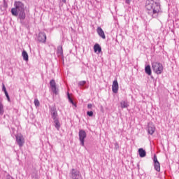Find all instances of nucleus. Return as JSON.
Listing matches in <instances>:
<instances>
[{
	"instance_id": "obj_25",
	"label": "nucleus",
	"mask_w": 179,
	"mask_h": 179,
	"mask_svg": "<svg viewBox=\"0 0 179 179\" xmlns=\"http://www.w3.org/2000/svg\"><path fill=\"white\" fill-rule=\"evenodd\" d=\"M3 92H4L5 94L8 93V91H6V87H5V85L3 84Z\"/></svg>"
},
{
	"instance_id": "obj_29",
	"label": "nucleus",
	"mask_w": 179,
	"mask_h": 179,
	"mask_svg": "<svg viewBox=\"0 0 179 179\" xmlns=\"http://www.w3.org/2000/svg\"><path fill=\"white\" fill-rule=\"evenodd\" d=\"M68 99L69 100H71L72 99L71 98V96L69 95V93H68Z\"/></svg>"
},
{
	"instance_id": "obj_7",
	"label": "nucleus",
	"mask_w": 179,
	"mask_h": 179,
	"mask_svg": "<svg viewBox=\"0 0 179 179\" xmlns=\"http://www.w3.org/2000/svg\"><path fill=\"white\" fill-rule=\"evenodd\" d=\"M154 167H155V170H156V171H160V162H159V161L157 160V156H156V155H154Z\"/></svg>"
},
{
	"instance_id": "obj_18",
	"label": "nucleus",
	"mask_w": 179,
	"mask_h": 179,
	"mask_svg": "<svg viewBox=\"0 0 179 179\" xmlns=\"http://www.w3.org/2000/svg\"><path fill=\"white\" fill-rule=\"evenodd\" d=\"M121 108H127L128 107V102L125 101H122L120 102Z\"/></svg>"
},
{
	"instance_id": "obj_28",
	"label": "nucleus",
	"mask_w": 179,
	"mask_h": 179,
	"mask_svg": "<svg viewBox=\"0 0 179 179\" xmlns=\"http://www.w3.org/2000/svg\"><path fill=\"white\" fill-rule=\"evenodd\" d=\"M126 3H128V5H129V3H131V0H126Z\"/></svg>"
},
{
	"instance_id": "obj_13",
	"label": "nucleus",
	"mask_w": 179,
	"mask_h": 179,
	"mask_svg": "<svg viewBox=\"0 0 179 179\" xmlns=\"http://www.w3.org/2000/svg\"><path fill=\"white\" fill-rule=\"evenodd\" d=\"M94 52H98V54H100V52H101V47L99 44L96 43L94 45Z\"/></svg>"
},
{
	"instance_id": "obj_24",
	"label": "nucleus",
	"mask_w": 179,
	"mask_h": 179,
	"mask_svg": "<svg viewBox=\"0 0 179 179\" xmlns=\"http://www.w3.org/2000/svg\"><path fill=\"white\" fill-rule=\"evenodd\" d=\"M87 115L89 117H93V111H88V112H87Z\"/></svg>"
},
{
	"instance_id": "obj_12",
	"label": "nucleus",
	"mask_w": 179,
	"mask_h": 179,
	"mask_svg": "<svg viewBox=\"0 0 179 179\" xmlns=\"http://www.w3.org/2000/svg\"><path fill=\"white\" fill-rule=\"evenodd\" d=\"M156 131V127L152 124H148V134L150 135H153L155 134V131Z\"/></svg>"
},
{
	"instance_id": "obj_6",
	"label": "nucleus",
	"mask_w": 179,
	"mask_h": 179,
	"mask_svg": "<svg viewBox=\"0 0 179 179\" xmlns=\"http://www.w3.org/2000/svg\"><path fill=\"white\" fill-rule=\"evenodd\" d=\"M78 135L80 142H81L82 146H85V139H86V131H85L84 130H80Z\"/></svg>"
},
{
	"instance_id": "obj_30",
	"label": "nucleus",
	"mask_w": 179,
	"mask_h": 179,
	"mask_svg": "<svg viewBox=\"0 0 179 179\" xmlns=\"http://www.w3.org/2000/svg\"><path fill=\"white\" fill-rule=\"evenodd\" d=\"M69 101H70V103H71V104H74V103H73V100L70 99V100H69Z\"/></svg>"
},
{
	"instance_id": "obj_14",
	"label": "nucleus",
	"mask_w": 179,
	"mask_h": 179,
	"mask_svg": "<svg viewBox=\"0 0 179 179\" xmlns=\"http://www.w3.org/2000/svg\"><path fill=\"white\" fill-rule=\"evenodd\" d=\"M145 72L149 76H150V75H152V69H150V65H148L147 66H145Z\"/></svg>"
},
{
	"instance_id": "obj_20",
	"label": "nucleus",
	"mask_w": 179,
	"mask_h": 179,
	"mask_svg": "<svg viewBox=\"0 0 179 179\" xmlns=\"http://www.w3.org/2000/svg\"><path fill=\"white\" fill-rule=\"evenodd\" d=\"M57 54H59V55H63L64 54V50L62 49V46H58L57 48Z\"/></svg>"
},
{
	"instance_id": "obj_3",
	"label": "nucleus",
	"mask_w": 179,
	"mask_h": 179,
	"mask_svg": "<svg viewBox=\"0 0 179 179\" xmlns=\"http://www.w3.org/2000/svg\"><path fill=\"white\" fill-rule=\"evenodd\" d=\"M152 68L153 72H155V73H157V75H162V73H163V69H164V68L163 67V64H162V63L159 62H152Z\"/></svg>"
},
{
	"instance_id": "obj_8",
	"label": "nucleus",
	"mask_w": 179,
	"mask_h": 179,
	"mask_svg": "<svg viewBox=\"0 0 179 179\" xmlns=\"http://www.w3.org/2000/svg\"><path fill=\"white\" fill-rule=\"evenodd\" d=\"M47 40V35L44 32H40L38 36V41L40 43H45Z\"/></svg>"
},
{
	"instance_id": "obj_10",
	"label": "nucleus",
	"mask_w": 179,
	"mask_h": 179,
	"mask_svg": "<svg viewBox=\"0 0 179 179\" xmlns=\"http://www.w3.org/2000/svg\"><path fill=\"white\" fill-rule=\"evenodd\" d=\"M96 31L99 36L101 37V38H103V40H106V34H104V31H103V29H101V27H99L96 29Z\"/></svg>"
},
{
	"instance_id": "obj_5",
	"label": "nucleus",
	"mask_w": 179,
	"mask_h": 179,
	"mask_svg": "<svg viewBox=\"0 0 179 179\" xmlns=\"http://www.w3.org/2000/svg\"><path fill=\"white\" fill-rule=\"evenodd\" d=\"M71 178L72 179H83V178L82 177V174H80V171L73 169L71 170Z\"/></svg>"
},
{
	"instance_id": "obj_27",
	"label": "nucleus",
	"mask_w": 179,
	"mask_h": 179,
	"mask_svg": "<svg viewBox=\"0 0 179 179\" xmlns=\"http://www.w3.org/2000/svg\"><path fill=\"white\" fill-rule=\"evenodd\" d=\"M87 107H88V108H92V103H89V104L87 105Z\"/></svg>"
},
{
	"instance_id": "obj_26",
	"label": "nucleus",
	"mask_w": 179,
	"mask_h": 179,
	"mask_svg": "<svg viewBox=\"0 0 179 179\" xmlns=\"http://www.w3.org/2000/svg\"><path fill=\"white\" fill-rule=\"evenodd\" d=\"M6 94V97L7 98L8 101H10V98L9 97V94L8 92Z\"/></svg>"
},
{
	"instance_id": "obj_22",
	"label": "nucleus",
	"mask_w": 179,
	"mask_h": 179,
	"mask_svg": "<svg viewBox=\"0 0 179 179\" xmlns=\"http://www.w3.org/2000/svg\"><path fill=\"white\" fill-rule=\"evenodd\" d=\"M34 104H35L36 107H38L40 106V101H38V99L34 100Z\"/></svg>"
},
{
	"instance_id": "obj_16",
	"label": "nucleus",
	"mask_w": 179,
	"mask_h": 179,
	"mask_svg": "<svg viewBox=\"0 0 179 179\" xmlns=\"http://www.w3.org/2000/svg\"><path fill=\"white\" fill-rule=\"evenodd\" d=\"M22 55L24 61H29V55L27 54V52H26V50H24L22 52Z\"/></svg>"
},
{
	"instance_id": "obj_23",
	"label": "nucleus",
	"mask_w": 179,
	"mask_h": 179,
	"mask_svg": "<svg viewBox=\"0 0 179 179\" xmlns=\"http://www.w3.org/2000/svg\"><path fill=\"white\" fill-rule=\"evenodd\" d=\"M78 85L79 86H85V85H86V81H80Z\"/></svg>"
},
{
	"instance_id": "obj_11",
	"label": "nucleus",
	"mask_w": 179,
	"mask_h": 179,
	"mask_svg": "<svg viewBox=\"0 0 179 179\" xmlns=\"http://www.w3.org/2000/svg\"><path fill=\"white\" fill-rule=\"evenodd\" d=\"M50 87L53 93H55V94H57V84L55 83V80H50Z\"/></svg>"
},
{
	"instance_id": "obj_1",
	"label": "nucleus",
	"mask_w": 179,
	"mask_h": 179,
	"mask_svg": "<svg viewBox=\"0 0 179 179\" xmlns=\"http://www.w3.org/2000/svg\"><path fill=\"white\" fill-rule=\"evenodd\" d=\"M15 8L11 9V13L13 16L19 15L20 19L24 20L26 18V13H24V4L20 1L15 2Z\"/></svg>"
},
{
	"instance_id": "obj_9",
	"label": "nucleus",
	"mask_w": 179,
	"mask_h": 179,
	"mask_svg": "<svg viewBox=\"0 0 179 179\" xmlns=\"http://www.w3.org/2000/svg\"><path fill=\"white\" fill-rule=\"evenodd\" d=\"M118 89H119L118 81H117V80H115L113 82V85H112V90L113 93H118Z\"/></svg>"
},
{
	"instance_id": "obj_2",
	"label": "nucleus",
	"mask_w": 179,
	"mask_h": 179,
	"mask_svg": "<svg viewBox=\"0 0 179 179\" xmlns=\"http://www.w3.org/2000/svg\"><path fill=\"white\" fill-rule=\"evenodd\" d=\"M145 8L148 10H152L153 16H158L160 13V4L155 0H147Z\"/></svg>"
},
{
	"instance_id": "obj_32",
	"label": "nucleus",
	"mask_w": 179,
	"mask_h": 179,
	"mask_svg": "<svg viewBox=\"0 0 179 179\" xmlns=\"http://www.w3.org/2000/svg\"><path fill=\"white\" fill-rule=\"evenodd\" d=\"M115 145H116V146H118V143H116Z\"/></svg>"
},
{
	"instance_id": "obj_21",
	"label": "nucleus",
	"mask_w": 179,
	"mask_h": 179,
	"mask_svg": "<svg viewBox=\"0 0 179 179\" xmlns=\"http://www.w3.org/2000/svg\"><path fill=\"white\" fill-rule=\"evenodd\" d=\"M0 114H3V105L0 103Z\"/></svg>"
},
{
	"instance_id": "obj_31",
	"label": "nucleus",
	"mask_w": 179,
	"mask_h": 179,
	"mask_svg": "<svg viewBox=\"0 0 179 179\" xmlns=\"http://www.w3.org/2000/svg\"><path fill=\"white\" fill-rule=\"evenodd\" d=\"M62 2H64L65 3H66V0H62Z\"/></svg>"
},
{
	"instance_id": "obj_15",
	"label": "nucleus",
	"mask_w": 179,
	"mask_h": 179,
	"mask_svg": "<svg viewBox=\"0 0 179 179\" xmlns=\"http://www.w3.org/2000/svg\"><path fill=\"white\" fill-rule=\"evenodd\" d=\"M138 155L140 157H145V156H146V151H145L143 148H140L138 150Z\"/></svg>"
},
{
	"instance_id": "obj_17",
	"label": "nucleus",
	"mask_w": 179,
	"mask_h": 179,
	"mask_svg": "<svg viewBox=\"0 0 179 179\" xmlns=\"http://www.w3.org/2000/svg\"><path fill=\"white\" fill-rule=\"evenodd\" d=\"M52 118H53V120H58V113L56 110H52Z\"/></svg>"
},
{
	"instance_id": "obj_4",
	"label": "nucleus",
	"mask_w": 179,
	"mask_h": 179,
	"mask_svg": "<svg viewBox=\"0 0 179 179\" xmlns=\"http://www.w3.org/2000/svg\"><path fill=\"white\" fill-rule=\"evenodd\" d=\"M15 139L17 145L20 148H22L24 145V137L22 134H17L15 136Z\"/></svg>"
},
{
	"instance_id": "obj_19",
	"label": "nucleus",
	"mask_w": 179,
	"mask_h": 179,
	"mask_svg": "<svg viewBox=\"0 0 179 179\" xmlns=\"http://www.w3.org/2000/svg\"><path fill=\"white\" fill-rule=\"evenodd\" d=\"M54 122L55 124V127L57 128V129H59L61 128V124H59V120L58 119H55Z\"/></svg>"
}]
</instances>
